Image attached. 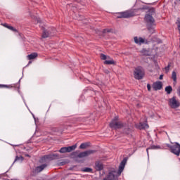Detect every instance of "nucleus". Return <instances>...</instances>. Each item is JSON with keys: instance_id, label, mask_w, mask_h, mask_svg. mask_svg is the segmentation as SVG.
Here are the masks:
<instances>
[{"instance_id": "obj_1", "label": "nucleus", "mask_w": 180, "mask_h": 180, "mask_svg": "<svg viewBox=\"0 0 180 180\" xmlns=\"http://www.w3.org/2000/svg\"><path fill=\"white\" fill-rule=\"evenodd\" d=\"M141 9H144V8H139L136 10H129V11L118 13L117 18L118 19H122V18L127 19L129 18H133V16H136L137 15V11Z\"/></svg>"}, {"instance_id": "obj_2", "label": "nucleus", "mask_w": 180, "mask_h": 180, "mask_svg": "<svg viewBox=\"0 0 180 180\" xmlns=\"http://www.w3.org/2000/svg\"><path fill=\"white\" fill-rule=\"evenodd\" d=\"M145 20L147 23V27L150 33H154V26H155V20L152 17L151 15L146 14L145 16Z\"/></svg>"}, {"instance_id": "obj_3", "label": "nucleus", "mask_w": 180, "mask_h": 180, "mask_svg": "<svg viewBox=\"0 0 180 180\" xmlns=\"http://www.w3.org/2000/svg\"><path fill=\"white\" fill-rule=\"evenodd\" d=\"M144 69L141 66H138L134 71V77L135 79H143L144 78Z\"/></svg>"}, {"instance_id": "obj_4", "label": "nucleus", "mask_w": 180, "mask_h": 180, "mask_svg": "<svg viewBox=\"0 0 180 180\" xmlns=\"http://www.w3.org/2000/svg\"><path fill=\"white\" fill-rule=\"evenodd\" d=\"M168 148L170 149L171 153L175 154V155L179 156L180 155V144L178 142H175L174 145L167 144Z\"/></svg>"}, {"instance_id": "obj_5", "label": "nucleus", "mask_w": 180, "mask_h": 180, "mask_svg": "<svg viewBox=\"0 0 180 180\" xmlns=\"http://www.w3.org/2000/svg\"><path fill=\"white\" fill-rule=\"evenodd\" d=\"M110 127L115 129H122V127H123V123L119 121L118 117H115L110 123Z\"/></svg>"}, {"instance_id": "obj_6", "label": "nucleus", "mask_w": 180, "mask_h": 180, "mask_svg": "<svg viewBox=\"0 0 180 180\" xmlns=\"http://www.w3.org/2000/svg\"><path fill=\"white\" fill-rule=\"evenodd\" d=\"M54 33H56V28H49L48 30H44L43 33H42V37L44 39H47V37H50V36H53Z\"/></svg>"}, {"instance_id": "obj_7", "label": "nucleus", "mask_w": 180, "mask_h": 180, "mask_svg": "<svg viewBox=\"0 0 180 180\" xmlns=\"http://www.w3.org/2000/svg\"><path fill=\"white\" fill-rule=\"evenodd\" d=\"M169 105H170L171 108H172L173 109H176V108H179V106H180L179 102H178V101H176L175 97H173L172 98H171L169 100Z\"/></svg>"}, {"instance_id": "obj_8", "label": "nucleus", "mask_w": 180, "mask_h": 180, "mask_svg": "<svg viewBox=\"0 0 180 180\" xmlns=\"http://www.w3.org/2000/svg\"><path fill=\"white\" fill-rule=\"evenodd\" d=\"M58 157V155L57 154H51V155H46L44 157H42L41 160L42 161H51L52 160H56Z\"/></svg>"}, {"instance_id": "obj_9", "label": "nucleus", "mask_w": 180, "mask_h": 180, "mask_svg": "<svg viewBox=\"0 0 180 180\" xmlns=\"http://www.w3.org/2000/svg\"><path fill=\"white\" fill-rule=\"evenodd\" d=\"M95 152V150H86L84 152L79 153L77 157L78 158H84V157H88V155H91V154H94Z\"/></svg>"}, {"instance_id": "obj_10", "label": "nucleus", "mask_w": 180, "mask_h": 180, "mask_svg": "<svg viewBox=\"0 0 180 180\" xmlns=\"http://www.w3.org/2000/svg\"><path fill=\"white\" fill-rule=\"evenodd\" d=\"M153 91H160L162 89V82L157 81L152 84Z\"/></svg>"}, {"instance_id": "obj_11", "label": "nucleus", "mask_w": 180, "mask_h": 180, "mask_svg": "<svg viewBox=\"0 0 180 180\" xmlns=\"http://www.w3.org/2000/svg\"><path fill=\"white\" fill-rule=\"evenodd\" d=\"M126 162H127V160H126V158L123 159L122 161L121 162L117 171L118 175H121L122 172H123V170L124 169V167L126 165Z\"/></svg>"}, {"instance_id": "obj_12", "label": "nucleus", "mask_w": 180, "mask_h": 180, "mask_svg": "<svg viewBox=\"0 0 180 180\" xmlns=\"http://www.w3.org/2000/svg\"><path fill=\"white\" fill-rule=\"evenodd\" d=\"M134 40L136 43V44H139V46H141V44H143V43H144L145 40L144 39L141 38V37H135L134 38Z\"/></svg>"}, {"instance_id": "obj_13", "label": "nucleus", "mask_w": 180, "mask_h": 180, "mask_svg": "<svg viewBox=\"0 0 180 180\" xmlns=\"http://www.w3.org/2000/svg\"><path fill=\"white\" fill-rule=\"evenodd\" d=\"M95 169L96 171H102L103 169V165L99 162L95 163Z\"/></svg>"}, {"instance_id": "obj_14", "label": "nucleus", "mask_w": 180, "mask_h": 180, "mask_svg": "<svg viewBox=\"0 0 180 180\" xmlns=\"http://www.w3.org/2000/svg\"><path fill=\"white\" fill-rule=\"evenodd\" d=\"M46 167H47V165L44 164V165L37 167L35 171H36V172H41V171H43V169H44V168H46Z\"/></svg>"}, {"instance_id": "obj_15", "label": "nucleus", "mask_w": 180, "mask_h": 180, "mask_svg": "<svg viewBox=\"0 0 180 180\" xmlns=\"http://www.w3.org/2000/svg\"><path fill=\"white\" fill-rule=\"evenodd\" d=\"M65 148H66V153H71V151H74V150L77 148V144L71 146L65 147Z\"/></svg>"}, {"instance_id": "obj_16", "label": "nucleus", "mask_w": 180, "mask_h": 180, "mask_svg": "<svg viewBox=\"0 0 180 180\" xmlns=\"http://www.w3.org/2000/svg\"><path fill=\"white\" fill-rule=\"evenodd\" d=\"M115 179V174L113 173L110 172L107 176L103 179V180H114Z\"/></svg>"}, {"instance_id": "obj_17", "label": "nucleus", "mask_w": 180, "mask_h": 180, "mask_svg": "<svg viewBox=\"0 0 180 180\" xmlns=\"http://www.w3.org/2000/svg\"><path fill=\"white\" fill-rule=\"evenodd\" d=\"M172 79H173V85H176V72L173 71L172 73Z\"/></svg>"}, {"instance_id": "obj_18", "label": "nucleus", "mask_w": 180, "mask_h": 180, "mask_svg": "<svg viewBox=\"0 0 180 180\" xmlns=\"http://www.w3.org/2000/svg\"><path fill=\"white\" fill-rule=\"evenodd\" d=\"M28 60H34L37 57V53H32L27 56Z\"/></svg>"}, {"instance_id": "obj_19", "label": "nucleus", "mask_w": 180, "mask_h": 180, "mask_svg": "<svg viewBox=\"0 0 180 180\" xmlns=\"http://www.w3.org/2000/svg\"><path fill=\"white\" fill-rule=\"evenodd\" d=\"M139 129H140V130H141L143 129H148V124L140 122L139 123Z\"/></svg>"}, {"instance_id": "obj_20", "label": "nucleus", "mask_w": 180, "mask_h": 180, "mask_svg": "<svg viewBox=\"0 0 180 180\" xmlns=\"http://www.w3.org/2000/svg\"><path fill=\"white\" fill-rule=\"evenodd\" d=\"M89 147V143H83L79 146V148L82 150H85V148H87Z\"/></svg>"}, {"instance_id": "obj_21", "label": "nucleus", "mask_w": 180, "mask_h": 180, "mask_svg": "<svg viewBox=\"0 0 180 180\" xmlns=\"http://www.w3.org/2000/svg\"><path fill=\"white\" fill-rule=\"evenodd\" d=\"M165 91L167 92V95H169L172 92V86H167L165 87Z\"/></svg>"}, {"instance_id": "obj_22", "label": "nucleus", "mask_w": 180, "mask_h": 180, "mask_svg": "<svg viewBox=\"0 0 180 180\" xmlns=\"http://www.w3.org/2000/svg\"><path fill=\"white\" fill-rule=\"evenodd\" d=\"M157 148H160V146H151L150 147L146 149L147 154L148 155V150H157Z\"/></svg>"}, {"instance_id": "obj_23", "label": "nucleus", "mask_w": 180, "mask_h": 180, "mask_svg": "<svg viewBox=\"0 0 180 180\" xmlns=\"http://www.w3.org/2000/svg\"><path fill=\"white\" fill-rule=\"evenodd\" d=\"M4 27H7V29H9L10 30H12L13 32H16V29L13 28V27L8 25V24H4Z\"/></svg>"}, {"instance_id": "obj_24", "label": "nucleus", "mask_w": 180, "mask_h": 180, "mask_svg": "<svg viewBox=\"0 0 180 180\" xmlns=\"http://www.w3.org/2000/svg\"><path fill=\"white\" fill-rule=\"evenodd\" d=\"M23 160H24V158H23V157H22V156H16L15 157V160H14V162H13V164H15V162H16V161H23Z\"/></svg>"}, {"instance_id": "obj_25", "label": "nucleus", "mask_w": 180, "mask_h": 180, "mask_svg": "<svg viewBox=\"0 0 180 180\" xmlns=\"http://www.w3.org/2000/svg\"><path fill=\"white\" fill-rule=\"evenodd\" d=\"M0 88H13L12 85H7V84H0Z\"/></svg>"}, {"instance_id": "obj_26", "label": "nucleus", "mask_w": 180, "mask_h": 180, "mask_svg": "<svg viewBox=\"0 0 180 180\" xmlns=\"http://www.w3.org/2000/svg\"><path fill=\"white\" fill-rule=\"evenodd\" d=\"M83 172H92V168L86 167L83 169Z\"/></svg>"}, {"instance_id": "obj_27", "label": "nucleus", "mask_w": 180, "mask_h": 180, "mask_svg": "<svg viewBox=\"0 0 180 180\" xmlns=\"http://www.w3.org/2000/svg\"><path fill=\"white\" fill-rule=\"evenodd\" d=\"M104 64H108V65L115 64V60H105Z\"/></svg>"}, {"instance_id": "obj_28", "label": "nucleus", "mask_w": 180, "mask_h": 180, "mask_svg": "<svg viewBox=\"0 0 180 180\" xmlns=\"http://www.w3.org/2000/svg\"><path fill=\"white\" fill-rule=\"evenodd\" d=\"M59 153H67V150L65 147H63L59 150Z\"/></svg>"}, {"instance_id": "obj_29", "label": "nucleus", "mask_w": 180, "mask_h": 180, "mask_svg": "<svg viewBox=\"0 0 180 180\" xmlns=\"http://www.w3.org/2000/svg\"><path fill=\"white\" fill-rule=\"evenodd\" d=\"M101 60H106V58H107L106 55L101 53Z\"/></svg>"}, {"instance_id": "obj_30", "label": "nucleus", "mask_w": 180, "mask_h": 180, "mask_svg": "<svg viewBox=\"0 0 180 180\" xmlns=\"http://www.w3.org/2000/svg\"><path fill=\"white\" fill-rule=\"evenodd\" d=\"M170 67H171V64L169 63L168 65L166 68H165V71H167V72H168L169 71Z\"/></svg>"}, {"instance_id": "obj_31", "label": "nucleus", "mask_w": 180, "mask_h": 180, "mask_svg": "<svg viewBox=\"0 0 180 180\" xmlns=\"http://www.w3.org/2000/svg\"><path fill=\"white\" fill-rule=\"evenodd\" d=\"M147 89H148V91H151V85H150V84H147Z\"/></svg>"}, {"instance_id": "obj_32", "label": "nucleus", "mask_w": 180, "mask_h": 180, "mask_svg": "<svg viewBox=\"0 0 180 180\" xmlns=\"http://www.w3.org/2000/svg\"><path fill=\"white\" fill-rule=\"evenodd\" d=\"M164 75H161L160 77H159V79H162Z\"/></svg>"}, {"instance_id": "obj_33", "label": "nucleus", "mask_w": 180, "mask_h": 180, "mask_svg": "<svg viewBox=\"0 0 180 180\" xmlns=\"http://www.w3.org/2000/svg\"><path fill=\"white\" fill-rule=\"evenodd\" d=\"M106 32H110L109 30H103V33H106Z\"/></svg>"}, {"instance_id": "obj_34", "label": "nucleus", "mask_w": 180, "mask_h": 180, "mask_svg": "<svg viewBox=\"0 0 180 180\" xmlns=\"http://www.w3.org/2000/svg\"><path fill=\"white\" fill-rule=\"evenodd\" d=\"M150 11H152V12H154V8H151Z\"/></svg>"}, {"instance_id": "obj_35", "label": "nucleus", "mask_w": 180, "mask_h": 180, "mask_svg": "<svg viewBox=\"0 0 180 180\" xmlns=\"http://www.w3.org/2000/svg\"><path fill=\"white\" fill-rule=\"evenodd\" d=\"M37 23H40V20H37Z\"/></svg>"}, {"instance_id": "obj_36", "label": "nucleus", "mask_w": 180, "mask_h": 180, "mask_svg": "<svg viewBox=\"0 0 180 180\" xmlns=\"http://www.w3.org/2000/svg\"><path fill=\"white\" fill-rule=\"evenodd\" d=\"M144 51H146V49L142 50V53H144Z\"/></svg>"}, {"instance_id": "obj_37", "label": "nucleus", "mask_w": 180, "mask_h": 180, "mask_svg": "<svg viewBox=\"0 0 180 180\" xmlns=\"http://www.w3.org/2000/svg\"><path fill=\"white\" fill-rule=\"evenodd\" d=\"M32 64V61H29L28 65Z\"/></svg>"}, {"instance_id": "obj_38", "label": "nucleus", "mask_w": 180, "mask_h": 180, "mask_svg": "<svg viewBox=\"0 0 180 180\" xmlns=\"http://www.w3.org/2000/svg\"><path fill=\"white\" fill-rule=\"evenodd\" d=\"M26 157H30V155H26Z\"/></svg>"}, {"instance_id": "obj_39", "label": "nucleus", "mask_w": 180, "mask_h": 180, "mask_svg": "<svg viewBox=\"0 0 180 180\" xmlns=\"http://www.w3.org/2000/svg\"><path fill=\"white\" fill-rule=\"evenodd\" d=\"M77 2H79V0H77Z\"/></svg>"}, {"instance_id": "obj_40", "label": "nucleus", "mask_w": 180, "mask_h": 180, "mask_svg": "<svg viewBox=\"0 0 180 180\" xmlns=\"http://www.w3.org/2000/svg\"><path fill=\"white\" fill-rule=\"evenodd\" d=\"M179 1H180V0H179Z\"/></svg>"}]
</instances>
